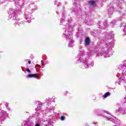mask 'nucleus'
I'll use <instances>...</instances> for the list:
<instances>
[{
    "label": "nucleus",
    "instance_id": "4468645a",
    "mask_svg": "<svg viewBox=\"0 0 126 126\" xmlns=\"http://www.w3.org/2000/svg\"><path fill=\"white\" fill-rule=\"evenodd\" d=\"M124 27L123 30V33L125 36H126V23H122L120 25V27Z\"/></svg>",
    "mask_w": 126,
    "mask_h": 126
},
{
    "label": "nucleus",
    "instance_id": "c85d7f7f",
    "mask_svg": "<svg viewBox=\"0 0 126 126\" xmlns=\"http://www.w3.org/2000/svg\"><path fill=\"white\" fill-rule=\"evenodd\" d=\"M26 71H28V72H29L30 73H31V70H30V69H29V68H27L26 69Z\"/></svg>",
    "mask_w": 126,
    "mask_h": 126
},
{
    "label": "nucleus",
    "instance_id": "f704fd0d",
    "mask_svg": "<svg viewBox=\"0 0 126 126\" xmlns=\"http://www.w3.org/2000/svg\"><path fill=\"white\" fill-rule=\"evenodd\" d=\"M98 25H99V26H101V22H99L98 23Z\"/></svg>",
    "mask_w": 126,
    "mask_h": 126
},
{
    "label": "nucleus",
    "instance_id": "ea45409f",
    "mask_svg": "<svg viewBox=\"0 0 126 126\" xmlns=\"http://www.w3.org/2000/svg\"><path fill=\"white\" fill-rule=\"evenodd\" d=\"M64 94H66V92L65 93H64Z\"/></svg>",
    "mask_w": 126,
    "mask_h": 126
},
{
    "label": "nucleus",
    "instance_id": "58836bf2",
    "mask_svg": "<svg viewBox=\"0 0 126 126\" xmlns=\"http://www.w3.org/2000/svg\"><path fill=\"white\" fill-rule=\"evenodd\" d=\"M79 51H80V52H81V48H79Z\"/></svg>",
    "mask_w": 126,
    "mask_h": 126
},
{
    "label": "nucleus",
    "instance_id": "412c9836",
    "mask_svg": "<svg viewBox=\"0 0 126 126\" xmlns=\"http://www.w3.org/2000/svg\"><path fill=\"white\" fill-rule=\"evenodd\" d=\"M119 12H121V13H125V10H123V7H120L118 9Z\"/></svg>",
    "mask_w": 126,
    "mask_h": 126
},
{
    "label": "nucleus",
    "instance_id": "f03ea898",
    "mask_svg": "<svg viewBox=\"0 0 126 126\" xmlns=\"http://www.w3.org/2000/svg\"><path fill=\"white\" fill-rule=\"evenodd\" d=\"M108 36L109 37V39L105 43L106 45L105 47L102 49V51L99 53H96V57H103V58H110L113 55V50L112 48H114L115 45V41L112 38L114 37L113 32L107 33Z\"/></svg>",
    "mask_w": 126,
    "mask_h": 126
},
{
    "label": "nucleus",
    "instance_id": "dca6fc26",
    "mask_svg": "<svg viewBox=\"0 0 126 126\" xmlns=\"http://www.w3.org/2000/svg\"><path fill=\"white\" fill-rule=\"evenodd\" d=\"M39 109H40V107H37L35 109V111H36V112L35 113V115L37 116H40V115H41V111L39 110Z\"/></svg>",
    "mask_w": 126,
    "mask_h": 126
},
{
    "label": "nucleus",
    "instance_id": "a19ab883",
    "mask_svg": "<svg viewBox=\"0 0 126 126\" xmlns=\"http://www.w3.org/2000/svg\"><path fill=\"white\" fill-rule=\"evenodd\" d=\"M101 42H104V40H102V41Z\"/></svg>",
    "mask_w": 126,
    "mask_h": 126
},
{
    "label": "nucleus",
    "instance_id": "e433bc0d",
    "mask_svg": "<svg viewBox=\"0 0 126 126\" xmlns=\"http://www.w3.org/2000/svg\"><path fill=\"white\" fill-rule=\"evenodd\" d=\"M52 110H52V112H53V113H54V110H55V108H53Z\"/></svg>",
    "mask_w": 126,
    "mask_h": 126
},
{
    "label": "nucleus",
    "instance_id": "b1692460",
    "mask_svg": "<svg viewBox=\"0 0 126 126\" xmlns=\"http://www.w3.org/2000/svg\"><path fill=\"white\" fill-rule=\"evenodd\" d=\"M79 8L77 6H75V8H72L73 11H74L75 12L77 11V9H78Z\"/></svg>",
    "mask_w": 126,
    "mask_h": 126
},
{
    "label": "nucleus",
    "instance_id": "20e7f679",
    "mask_svg": "<svg viewBox=\"0 0 126 126\" xmlns=\"http://www.w3.org/2000/svg\"><path fill=\"white\" fill-rule=\"evenodd\" d=\"M12 0V1H15L17 9L15 10H14L12 8H11L9 9V11L8 12V13L9 14V18L12 19V20H16V21H17V19H16V15L17 14V12L19 13L20 9H21V6H22V4H23L25 1L24 0Z\"/></svg>",
    "mask_w": 126,
    "mask_h": 126
},
{
    "label": "nucleus",
    "instance_id": "ddd939ff",
    "mask_svg": "<svg viewBox=\"0 0 126 126\" xmlns=\"http://www.w3.org/2000/svg\"><path fill=\"white\" fill-rule=\"evenodd\" d=\"M33 123L29 121H24L22 126H33Z\"/></svg>",
    "mask_w": 126,
    "mask_h": 126
},
{
    "label": "nucleus",
    "instance_id": "1a4fd4ad",
    "mask_svg": "<svg viewBox=\"0 0 126 126\" xmlns=\"http://www.w3.org/2000/svg\"><path fill=\"white\" fill-rule=\"evenodd\" d=\"M126 103L123 104H118V110L117 112H125L126 111Z\"/></svg>",
    "mask_w": 126,
    "mask_h": 126
},
{
    "label": "nucleus",
    "instance_id": "f3484780",
    "mask_svg": "<svg viewBox=\"0 0 126 126\" xmlns=\"http://www.w3.org/2000/svg\"><path fill=\"white\" fill-rule=\"evenodd\" d=\"M64 22H65V20L64 19V17L63 16V17L60 19V25H63V24H64Z\"/></svg>",
    "mask_w": 126,
    "mask_h": 126
},
{
    "label": "nucleus",
    "instance_id": "f257e3e1",
    "mask_svg": "<svg viewBox=\"0 0 126 126\" xmlns=\"http://www.w3.org/2000/svg\"><path fill=\"white\" fill-rule=\"evenodd\" d=\"M99 49L96 48H93L90 49V51L88 53H82L77 57V62L82 63L83 68H89L92 67L94 65V61L91 59L92 56L96 53Z\"/></svg>",
    "mask_w": 126,
    "mask_h": 126
},
{
    "label": "nucleus",
    "instance_id": "c9c22d12",
    "mask_svg": "<svg viewBox=\"0 0 126 126\" xmlns=\"http://www.w3.org/2000/svg\"><path fill=\"white\" fill-rule=\"evenodd\" d=\"M40 104V105H42V103L40 102H38V104Z\"/></svg>",
    "mask_w": 126,
    "mask_h": 126
},
{
    "label": "nucleus",
    "instance_id": "a211bd4d",
    "mask_svg": "<svg viewBox=\"0 0 126 126\" xmlns=\"http://www.w3.org/2000/svg\"><path fill=\"white\" fill-rule=\"evenodd\" d=\"M90 44V40L89 38H87L85 41V44L86 46H88Z\"/></svg>",
    "mask_w": 126,
    "mask_h": 126
},
{
    "label": "nucleus",
    "instance_id": "39448f33",
    "mask_svg": "<svg viewBox=\"0 0 126 126\" xmlns=\"http://www.w3.org/2000/svg\"><path fill=\"white\" fill-rule=\"evenodd\" d=\"M98 114L99 116L105 117L107 121H110L112 122V123H114L116 125H119L120 123H121L120 120L112 116V115L110 114V112L107 111H99Z\"/></svg>",
    "mask_w": 126,
    "mask_h": 126
},
{
    "label": "nucleus",
    "instance_id": "c03bdc74",
    "mask_svg": "<svg viewBox=\"0 0 126 126\" xmlns=\"http://www.w3.org/2000/svg\"><path fill=\"white\" fill-rule=\"evenodd\" d=\"M63 15H64V14H63Z\"/></svg>",
    "mask_w": 126,
    "mask_h": 126
},
{
    "label": "nucleus",
    "instance_id": "37998d69",
    "mask_svg": "<svg viewBox=\"0 0 126 126\" xmlns=\"http://www.w3.org/2000/svg\"><path fill=\"white\" fill-rule=\"evenodd\" d=\"M119 7H120L119 6H118V8H119Z\"/></svg>",
    "mask_w": 126,
    "mask_h": 126
},
{
    "label": "nucleus",
    "instance_id": "5701e85b",
    "mask_svg": "<svg viewBox=\"0 0 126 126\" xmlns=\"http://www.w3.org/2000/svg\"><path fill=\"white\" fill-rule=\"evenodd\" d=\"M46 113H52V108H50L46 110V113H42V114H46Z\"/></svg>",
    "mask_w": 126,
    "mask_h": 126
},
{
    "label": "nucleus",
    "instance_id": "bb28decb",
    "mask_svg": "<svg viewBox=\"0 0 126 126\" xmlns=\"http://www.w3.org/2000/svg\"><path fill=\"white\" fill-rule=\"evenodd\" d=\"M60 120H61V121H64V120H65V117H64V116H61L60 117Z\"/></svg>",
    "mask_w": 126,
    "mask_h": 126
},
{
    "label": "nucleus",
    "instance_id": "2eb2a0df",
    "mask_svg": "<svg viewBox=\"0 0 126 126\" xmlns=\"http://www.w3.org/2000/svg\"><path fill=\"white\" fill-rule=\"evenodd\" d=\"M108 15H112L113 14V11L114 10V8L113 6H108Z\"/></svg>",
    "mask_w": 126,
    "mask_h": 126
},
{
    "label": "nucleus",
    "instance_id": "4c0bfd02",
    "mask_svg": "<svg viewBox=\"0 0 126 126\" xmlns=\"http://www.w3.org/2000/svg\"><path fill=\"white\" fill-rule=\"evenodd\" d=\"M28 63H29V64L31 63V61H29Z\"/></svg>",
    "mask_w": 126,
    "mask_h": 126
},
{
    "label": "nucleus",
    "instance_id": "6e6552de",
    "mask_svg": "<svg viewBox=\"0 0 126 126\" xmlns=\"http://www.w3.org/2000/svg\"><path fill=\"white\" fill-rule=\"evenodd\" d=\"M8 117L7 113L6 112L4 111V110L1 111L0 112V122H2L3 121L5 120V119Z\"/></svg>",
    "mask_w": 126,
    "mask_h": 126
},
{
    "label": "nucleus",
    "instance_id": "c756f323",
    "mask_svg": "<svg viewBox=\"0 0 126 126\" xmlns=\"http://www.w3.org/2000/svg\"><path fill=\"white\" fill-rule=\"evenodd\" d=\"M110 24L112 26H114V25H116V22H112Z\"/></svg>",
    "mask_w": 126,
    "mask_h": 126
},
{
    "label": "nucleus",
    "instance_id": "423d86ee",
    "mask_svg": "<svg viewBox=\"0 0 126 126\" xmlns=\"http://www.w3.org/2000/svg\"><path fill=\"white\" fill-rule=\"evenodd\" d=\"M33 6L36 7V5H35L34 4L30 5V7H31L32 9L31 10L27 9L25 11L24 18L27 20V22H28V23H30V22H31V20H32V15L31 13H32V12H34L35 10H37V9L36 8H33Z\"/></svg>",
    "mask_w": 126,
    "mask_h": 126
},
{
    "label": "nucleus",
    "instance_id": "473e14b6",
    "mask_svg": "<svg viewBox=\"0 0 126 126\" xmlns=\"http://www.w3.org/2000/svg\"><path fill=\"white\" fill-rule=\"evenodd\" d=\"M97 45H98V46H100V45H102V43H100V42H97Z\"/></svg>",
    "mask_w": 126,
    "mask_h": 126
},
{
    "label": "nucleus",
    "instance_id": "4be33fe9",
    "mask_svg": "<svg viewBox=\"0 0 126 126\" xmlns=\"http://www.w3.org/2000/svg\"><path fill=\"white\" fill-rule=\"evenodd\" d=\"M5 106L6 108H7V110H8L9 111H11L10 110V108H9V106H8V103H5Z\"/></svg>",
    "mask_w": 126,
    "mask_h": 126
},
{
    "label": "nucleus",
    "instance_id": "aec40b11",
    "mask_svg": "<svg viewBox=\"0 0 126 126\" xmlns=\"http://www.w3.org/2000/svg\"><path fill=\"white\" fill-rule=\"evenodd\" d=\"M89 3L92 6H94V5H95V4H96V1L91 0L89 1Z\"/></svg>",
    "mask_w": 126,
    "mask_h": 126
},
{
    "label": "nucleus",
    "instance_id": "7c9ffc66",
    "mask_svg": "<svg viewBox=\"0 0 126 126\" xmlns=\"http://www.w3.org/2000/svg\"><path fill=\"white\" fill-rule=\"evenodd\" d=\"M121 1H122V0H117L116 3L120 5V2H121Z\"/></svg>",
    "mask_w": 126,
    "mask_h": 126
},
{
    "label": "nucleus",
    "instance_id": "72a5a7b5",
    "mask_svg": "<svg viewBox=\"0 0 126 126\" xmlns=\"http://www.w3.org/2000/svg\"><path fill=\"white\" fill-rule=\"evenodd\" d=\"M94 125H95V126H98V125H97V123L96 122H94Z\"/></svg>",
    "mask_w": 126,
    "mask_h": 126
},
{
    "label": "nucleus",
    "instance_id": "a878e982",
    "mask_svg": "<svg viewBox=\"0 0 126 126\" xmlns=\"http://www.w3.org/2000/svg\"><path fill=\"white\" fill-rule=\"evenodd\" d=\"M22 23H23V22H20V20H18V21H16L15 24H18V25H20V24H22Z\"/></svg>",
    "mask_w": 126,
    "mask_h": 126
},
{
    "label": "nucleus",
    "instance_id": "9b49d317",
    "mask_svg": "<svg viewBox=\"0 0 126 126\" xmlns=\"http://www.w3.org/2000/svg\"><path fill=\"white\" fill-rule=\"evenodd\" d=\"M119 82H123L125 87L126 88V79L124 76H121L119 78Z\"/></svg>",
    "mask_w": 126,
    "mask_h": 126
},
{
    "label": "nucleus",
    "instance_id": "f8f14e48",
    "mask_svg": "<svg viewBox=\"0 0 126 126\" xmlns=\"http://www.w3.org/2000/svg\"><path fill=\"white\" fill-rule=\"evenodd\" d=\"M27 78H37L39 77V75L36 74H29L26 76Z\"/></svg>",
    "mask_w": 126,
    "mask_h": 126
},
{
    "label": "nucleus",
    "instance_id": "cd10ccee",
    "mask_svg": "<svg viewBox=\"0 0 126 126\" xmlns=\"http://www.w3.org/2000/svg\"><path fill=\"white\" fill-rule=\"evenodd\" d=\"M46 126H53L52 125V122H48V124L46 125Z\"/></svg>",
    "mask_w": 126,
    "mask_h": 126
},
{
    "label": "nucleus",
    "instance_id": "6ab92c4d",
    "mask_svg": "<svg viewBox=\"0 0 126 126\" xmlns=\"http://www.w3.org/2000/svg\"><path fill=\"white\" fill-rule=\"evenodd\" d=\"M111 95V94L109 92H107L106 93H105L103 95V97L104 98H107V97H109V96H110Z\"/></svg>",
    "mask_w": 126,
    "mask_h": 126
},
{
    "label": "nucleus",
    "instance_id": "9d476101",
    "mask_svg": "<svg viewBox=\"0 0 126 126\" xmlns=\"http://www.w3.org/2000/svg\"><path fill=\"white\" fill-rule=\"evenodd\" d=\"M44 123L45 121H44L43 119L41 118H36L35 121L36 124L35 126H41L42 125H44Z\"/></svg>",
    "mask_w": 126,
    "mask_h": 126
},
{
    "label": "nucleus",
    "instance_id": "79ce46f5",
    "mask_svg": "<svg viewBox=\"0 0 126 126\" xmlns=\"http://www.w3.org/2000/svg\"><path fill=\"white\" fill-rule=\"evenodd\" d=\"M57 13H58L59 14V13L58 12H57Z\"/></svg>",
    "mask_w": 126,
    "mask_h": 126
},
{
    "label": "nucleus",
    "instance_id": "2f4dec72",
    "mask_svg": "<svg viewBox=\"0 0 126 126\" xmlns=\"http://www.w3.org/2000/svg\"><path fill=\"white\" fill-rule=\"evenodd\" d=\"M55 4H58V6H59V5H61V3L56 2H55Z\"/></svg>",
    "mask_w": 126,
    "mask_h": 126
},
{
    "label": "nucleus",
    "instance_id": "7ed1b4c3",
    "mask_svg": "<svg viewBox=\"0 0 126 126\" xmlns=\"http://www.w3.org/2000/svg\"><path fill=\"white\" fill-rule=\"evenodd\" d=\"M72 29V26H71V24H67L63 29L64 32L63 34V38H65L66 42H68V46L70 47L74 46V41H73V38L71 34Z\"/></svg>",
    "mask_w": 126,
    "mask_h": 126
},
{
    "label": "nucleus",
    "instance_id": "393cba45",
    "mask_svg": "<svg viewBox=\"0 0 126 126\" xmlns=\"http://www.w3.org/2000/svg\"><path fill=\"white\" fill-rule=\"evenodd\" d=\"M103 26H104V27L106 28L107 27H108V22H107V21H105L104 23H103Z\"/></svg>",
    "mask_w": 126,
    "mask_h": 126
},
{
    "label": "nucleus",
    "instance_id": "0eeeda50",
    "mask_svg": "<svg viewBox=\"0 0 126 126\" xmlns=\"http://www.w3.org/2000/svg\"><path fill=\"white\" fill-rule=\"evenodd\" d=\"M117 70L120 74L126 76V60L124 61V64H120L117 65Z\"/></svg>",
    "mask_w": 126,
    "mask_h": 126
}]
</instances>
